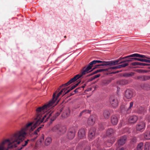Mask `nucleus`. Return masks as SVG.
I'll return each mask as SVG.
<instances>
[{
  "label": "nucleus",
  "instance_id": "cd10ccee",
  "mask_svg": "<svg viewBox=\"0 0 150 150\" xmlns=\"http://www.w3.org/2000/svg\"><path fill=\"white\" fill-rule=\"evenodd\" d=\"M122 62H123L122 63V64L118 65L117 67L118 68H119V69H120L122 67H125L128 65V63L125 62V61Z\"/></svg>",
  "mask_w": 150,
  "mask_h": 150
},
{
  "label": "nucleus",
  "instance_id": "c85d7f7f",
  "mask_svg": "<svg viewBox=\"0 0 150 150\" xmlns=\"http://www.w3.org/2000/svg\"><path fill=\"white\" fill-rule=\"evenodd\" d=\"M145 109L143 107H140L138 110V112L142 114H144L145 112Z\"/></svg>",
  "mask_w": 150,
  "mask_h": 150
},
{
  "label": "nucleus",
  "instance_id": "ddd939ff",
  "mask_svg": "<svg viewBox=\"0 0 150 150\" xmlns=\"http://www.w3.org/2000/svg\"><path fill=\"white\" fill-rule=\"evenodd\" d=\"M78 136L80 139L84 138L85 137V131L84 129H80L78 132Z\"/></svg>",
  "mask_w": 150,
  "mask_h": 150
},
{
  "label": "nucleus",
  "instance_id": "7c9ffc66",
  "mask_svg": "<svg viewBox=\"0 0 150 150\" xmlns=\"http://www.w3.org/2000/svg\"><path fill=\"white\" fill-rule=\"evenodd\" d=\"M143 146V143L141 142L137 146V150H142Z\"/></svg>",
  "mask_w": 150,
  "mask_h": 150
},
{
  "label": "nucleus",
  "instance_id": "c756f323",
  "mask_svg": "<svg viewBox=\"0 0 150 150\" xmlns=\"http://www.w3.org/2000/svg\"><path fill=\"white\" fill-rule=\"evenodd\" d=\"M114 133V131L112 129H108L106 132V134L108 136Z\"/></svg>",
  "mask_w": 150,
  "mask_h": 150
},
{
  "label": "nucleus",
  "instance_id": "6ab92c4d",
  "mask_svg": "<svg viewBox=\"0 0 150 150\" xmlns=\"http://www.w3.org/2000/svg\"><path fill=\"white\" fill-rule=\"evenodd\" d=\"M137 120V117L136 115H134L130 117L128 121L130 123H135Z\"/></svg>",
  "mask_w": 150,
  "mask_h": 150
},
{
  "label": "nucleus",
  "instance_id": "20e7f679",
  "mask_svg": "<svg viewBox=\"0 0 150 150\" xmlns=\"http://www.w3.org/2000/svg\"><path fill=\"white\" fill-rule=\"evenodd\" d=\"M110 102L111 105L114 108H116L118 105V100L116 97L112 96L110 98Z\"/></svg>",
  "mask_w": 150,
  "mask_h": 150
},
{
  "label": "nucleus",
  "instance_id": "bb28decb",
  "mask_svg": "<svg viewBox=\"0 0 150 150\" xmlns=\"http://www.w3.org/2000/svg\"><path fill=\"white\" fill-rule=\"evenodd\" d=\"M52 141L50 137H47L45 140V144L46 145H49Z\"/></svg>",
  "mask_w": 150,
  "mask_h": 150
},
{
  "label": "nucleus",
  "instance_id": "49530a36",
  "mask_svg": "<svg viewBox=\"0 0 150 150\" xmlns=\"http://www.w3.org/2000/svg\"><path fill=\"white\" fill-rule=\"evenodd\" d=\"M64 131H65V129H64Z\"/></svg>",
  "mask_w": 150,
  "mask_h": 150
},
{
  "label": "nucleus",
  "instance_id": "ea45409f",
  "mask_svg": "<svg viewBox=\"0 0 150 150\" xmlns=\"http://www.w3.org/2000/svg\"><path fill=\"white\" fill-rule=\"evenodd\" d=\"M120 150H125V149L123 148H122L120 149Z\"/></svg>",
  "mask_w": 150,
  "mask_h": 150
},
{
  "label": "nucleus",
  "instance_id": "4468645a",
  "mask_svg": "<svg viewBox=\"0 0 150 150\" xmlns=\"http://www.w3.org/2000/svg\"><path fill=\"white\" fill-rule=\"evenodd\" d=\"M141 57L142 58H146V57L145 56L143 55H141L138 54H132L127 56L126 57H125L124 58H129V57Z\"/></svg>",
  "mask_w": 150,
  "mask_h": 150
},
{
  "label": "nucleus",
  "instance_id": "423d86ee",
  "mask_svg": "<svg viewBox=\"0 0 150 150\" xmlns=\"http://www.w3.org/2000/svg\"><path fill=\"white\" fill-rule=\"evenodd\" d=\"M79 78H80V77H79V74L76 75V76H75L74 77V78L70 79L69 80V81L66 83L62 85V86H61L60 87H62L64 86H67L69 85L71 83H72L76 81Z\"/></svg>",
  "mask_w": 150,
  "mask_h": 150
},
{
  "label": "nucleus",
  "instance_id": "37998d69",
  "mask_svg": "<svg viewBox=\"0 0 150 150\" xmlns=\"http://www.w3.org/2000/svg\"><path fill=\"white\" fill-rule=\"evenodd\" d=\"M121 112H123V110H122L121 109Z\"/></svg>",
  "mask_w": 150,
  "mask_h": 150
},
{
  "label": "nucleus",
  "instance_id": "1a4fd4ad",
  "mask_svg": "<svg viewBox=\"0 0 150 150\" xmlns=\"http://www.w3.org/2000/svg\"><path fill=\"white\" fill-rule=\"evenodd\" d=\"M145 127V124L142 122H139L136 126V129L137 130L142 131Z\"/></svg>",
  "mask_w": 150,
  "mask_h": 150
},
{
  "label": "nucleus",
  "instance_id": "4c0bfd02",
  "mask_svg": "<svg viewBox=\"0 0 150 150\" xmlns=\"http://www.w3.org/2000/svg\"><path fill=\"white\" fill-rule=\"evenodd\" d=\"M79 89V88H77L76 89H75L74 91V92L75 93H76V92H78V89Z\"/></svg>",
  "mask_w": 150,
  "mask_h": 150
},
{
  "label": "nucleus",
  "instance_id": "39448f33",
  "mask_svg": "<svg viewBox=\"0 0 150 150\" xmlns=\"http://www.w3.org/2000/svg\"><path fill=\"white\" fill-rule=\"evenodd\" d=\"M109 62H103L102 63H103V64H98L96 65L95 66V67L93 69L95 68H98V67L99 66H106L108 65H115L117 64L115 61H111L110 62L109 64L108 63Z\"/></svg>",
  "mask_w": 150,
  "mask_h": 150
},
{
  "label": "nucleus",
  "instance_id": "79ce46f5",
  "mask_svg": "<svg viewBox=\"0 0 150 150\" xmlns=\"http://www.w3.org/2000/svg\"><path fill=\"white\" fill-rule=\"evenodd\" d=\"M84 150H89V149H85Z\"/></svg>",
  "mask_w": 150,
  "mask_h": 150
},
{
  "label": "nucleus",
  "instance_id": "f3484780",
  "mask_svg": "<svg viewBox=\"0 0 150 150\" xmlns=\"http://www.w3.org/2000/svg\"><path fill=\"white\" fill-rule=\"evenodd\" d=\"M127 139L126 136H124L121 137L118 141V144L120 145H123L125 143Z\"/></svg>",
  "mask_w": 150,
  "mask_h": 150
},
{
  "label": "nucleus",
  "instance_id": "a211bd4d",
  "mask_svg": "<svg viewBox=\"0 0 150 150\" xmlns=\"http://www.w3.org/2000/svg\"><path fill=\"white\" fill-rule=\"evenodd\" d=\"M70 110L69 108H67L63 112L62 116V117L66 118L70 115Z\"/></svg>",
  "mask_w": 150,
  "mask_h": 150
},
{
  "label": "nucleus",
  "instance_id": "a18cd8bd",
  "mask_svg": "<svg viewBox=\"0 0 150 150\" xmlns=\"http://www.w3.org/2000/svg\"><path fill=\"white\" fill-rule=\"evenodd\" d=\"M84 87H85L84 86H83L82 87H83V88H84Z\"/></svg>",
  "mask_w": 150,
  "mask_h": 150
},
{
  "label": "nucleus",
  "instance_id": "72a5a7b5",
  "mask_svg": "<svg viewBox=\"0 0 150 150\" xmlns=\"http://www.w3.org/2000/svg\"><path fill=\"white\" fill-rule=\"evenodd\" d=\"M90 111L88 110H86L83 111L80 113V115H82L84 113H89Z\"/></svg>",
  "mask_w": 150,
  "mask_h": 150
},
{
  "label": "nucleus",
  "instance_id": "5701e85b",
  "mask_svg": "<svg viewBox=\"0 0 150 150\" xmlns=\"http://www.w3.org/2000/svg\"><path fill=\"white\" fill-rule=\"evenodd\" d=\"M139 79L142 81H146L150 79V76H143L139 77Z\"/></svg>",
  "mask_w": 150,
  "mask_h": 150
},
{
  "label": "nucleus",
  "instance_id": "c9c22d12",
  "mask_svg": "<svg viewBox=\"0 0 150 150\" xmlns=\"http://www.w3.org/2000/svg\"><path fill=\"white\" fill-rule=\"evenodd\" d=\"M100 76V74L96 75L94 76H93V77H92V80L94 79L99 77Z\"/></svg>",
  "mask_w": 150,
  "mask_h": 150
},
{
  "label": "nucleus",
  "instance_id": "0eeeda50",
  "mask_svg": "<svg viewBox=\"0 0 150 150\" xmlns=\"http://www.w3.org/2000/svg\"><path fill=\"white\" fill-rule=\"evenodd\" d=\"M95 131V129L94 128H92L89 130L88 134V137L90 139L92 140L94 138Z\"/></svg>",
  "mask_w": 150,
  "mask_h": 150
},
{
  "label": "nucleus",
  "instance_id": "aec40b11",
  "mask_svg": "<svg viewBox=\"0 0 150 150\" xmlns=\"http://www.w3.org/2000/svg\"><path fill=\"white\" fill-rule=\"evenodd\" d=\"M95 122V119L94 117L92 116H91L88 119V125L92 126L93 125Z\"/></svg>",
  "mask_w": 150,
  "mask_h": 150
},
{
  "label": "nucleus",
  "instance_id": "e433bc0d",
  "mask_svg": "<svg viewBox=\"0 0 150 150\" xmlns=\"http://www.w3.org/2000/svg\"><path fill=\"white\" fill-rule=\"evenodd\" d=\"M44 140V135H42V136L41 138L40 139V142L41 143Z\"/></svg>",
  "mask_w": 150,
  "mask_h": 150
},
{
  "label": "nucleus",
  "instance_id": "6e6552de",
  "mask_svg": "<svg viewBox=\"0 0 150 150\" xmlns=\"http://www.w3.org/2000/svg\"><path fill=\"white\" fill-rule=\"evenodd\" d=\"M118 65L117 66H115L114 67H110L108 68V69H101L97 70L95 71H94L93 73V74H95L98 73L99 72H102L104 71H107L109 69H119V68H118L117 67Z\"/></svg>",
  "mask_w": 150,
  "mask_h": 150
},
{
  "label": "nucleus",
  "instance_id": "412c9836",
  "mask_svg": "<svg viewBox=\"0 0 150 150\" xmlns=\"http://www.w3.org/2000/svg\"><path fill=\"white\" fill-rule=\"evenodd\" d=\"M81 81H79V82H78L77 83H76L75 85H73L72 86H71V88L68 90H67L65 93H64V94L67 93L69 92L71 90H73L74 88L76 87L80 83Z\"/></svg>",
  "mask_w": 150,
  "mask_h": 150
},
{
  "label": "nucleus",
  "instance_id": "4be33fe9",
  "mask_svg": "<svg viewBox=\"0 0 150 150\" xmlns=\"http://www.w3.org/2000/svg\"><path fill=\"white\" fill-rule=\"evenodd\" d=\"M41 128V127H39L36 130L32 133L33 136H35L34 138L35 139H36L37 137V135L38 134V133H39L40 129Z\"/></svg>",
  "mask_w": 150,
  "mask_h": 150
},
{
  "label": "nucleus",
  "instance_id": "f257e3e1",
  "mask_svg": "<svg viewBox=\"0 0 150 150\" xmlns=\"http://www.w3.org/2000/svg\"><path fill=\"white\" fill-rule=\"evenodd\" d=\"M37 126L33 122L27 124L9 138L4 139L0 142V150H10L17 147L24 140L27 133H30Z\"/></svg>",
  "mask_w": 150,
  "mask_h": 150
},
{
  "label": "nucleus",
  "instance_id": "f03ea898",
  "mask_svg": "<svg viewBox=\"0 0 150 150\" xmlns=\"http://www.w3.org/2000/svg\"><path fill=\"white\" fill-rule=\"evenodd\" d=\"M67 89L65 88L62 89L56 96L57 91L54 93L53 95L52 99L50 100L47 104L45 105L42 107H40L36 110L37 117L35 118V121L33 122L35 125L38 126L41 123L46 122L48 119L51 120V122L54 121L57 117L59 115L60 113L57 112L55 113L51 110L45 115L43 116V114L47 110L51 108L54 107L56 104V101L58 97L62 93L63 95L65 93V90Z\"/></svg>",
  "mask_w": 150,
  "mask_h": 150
},
{
  "label": "nucleus",
  "instance_id": "c03bdc74",
  "mask_svg": "<svg viewBox=\"0 0 150 150\" xmlns=\"http://www.w3.org/2000/svg\"><path fill=\"white\" fill-rule=\"evenodd\" d=\"M60 112H61V111H62V110H61V109H60Z\"/></svg>",
  "mask_w": 150,
  "mask_h": 150
},
{
  "label": "nucleus",
  "instance_id": "2f4dec72",
  "mask_svg": "<svg viewBox=\"0 0 150 150\" xmlns=\"http://www.w3.org/2000/svg\"><path fill=\"white\" fill-rule=\"evenodd\" d=\"M150 144L149 142H146L145 144L144 150H149Z\"/></svg>",
  "mask_w": 150,
  "mask_h": 150
},
{
  "label": "nucleus",
  "instance_id": "393cba45",
  "mask_svg": "<svg viewBox=\"0 0 150 150\" xmlns=\"http://www.w3.org/2000/svg\"><path fill=\"white\" fill-rule=\"evenodd\" d=\"M144 137L146 139H150V131H147L144 134Z\"/></svg>",
  "mask_w": 150,
  "mask_h": 150
},
{
  "label": "nucleus",
  "instance_id": "9d476101",
  "mask_svg": "<svg viewBox=\"0 0 150 150\" xmlns=\"http://www.w3.org/2000/svg\"><path fill=\"white\" fill-rule=\"evenodd\" d=\"M111 120L113 125H116L118 121V116L116 115H112L111 117Z\"/></svg>",
  "mask_w": 150,
  "mask_h": 150
},
{
  "label": "nucleus",
  "instance_id": "b1692460",
  "mask_svg": "<svg viewBox=\"0 0 150 150\" xmlns=\"http://www.w3.org/2000/svg\"><path fill=\"white\" fill-rule=\"evenodd\" d=\"M132 64L133 65H140V66H146L148 64L146 63H142L140 62H134L132 63Z\"/></svg>",
  "mask_w": 150,
  "mask_h": 150
},
{
  "label": "nucleus",
  "instance_id": "f8f14e48",
  "mask_svg": "<svg viewBox=\"0 0 150 150\" xmlns=\"http://www.w3.org/2000/svg\"><path fill=\"white\" fill-rule=\"evenodd\" d=\"M51 131L54 132H57L58 134H61V131L59 128V125H56L51 130Z\"/></svg>",
  "mask_w": 150,
  "mask_h": 150
},
{
  "label": "nucleus",
  "instance_id": "a19ab883",
  "mask_svg": "<svg viewBox=\"0 0 150 150\" xmlns=\"http://www.w3.org/2000/svg\"><path fill=\"white\" fill-rule=\"evenodd\" d=\"M119 72V71H117V72H113V74H115V73H118V72Z\"/></svg>",
  "mask_w": 150,
  "mask_h": 150
},
{
  "label": "nucleus",
  "instance_id": "a878e982",
  "mask_svg": "<svg viewBox=\"0 0 150 150\" xmlns=\"http://www.w3.org/2000/svg\"><path fill=\"white\" fill-rule=\"evenodd\" d=\"M110 115V113L107 110H105L103 112V116L105 118H108L109 117Z\"/></svg>",
  "mask_w": 150,
  "mask_h": 150
},
{
  "label": "nucleus",
  "instance_id": "7ed1b4c3",
  "mask_svg": "<svg viewBox=\"0 0 150 150\" xmlns=\"http://www.w3.org/2000/svg\"><path fill=\"white\" fill-rule=\"evenodd\" d=\"M103 62V61L100 60H93L91 62L87 67H84L81 73L78 74L79 75V77H81L83 75L88 73L90 71V70L91 69L93 64H95L96 63H100Z\"/></svg>",
  "mask_w": 150,
  "mask_h": 150
},
{
  "label": "nucleus",
  "instance_id": "2eb2a0df",
  "mask_svg": "<svg viewBox=\"0 0 150 150\" xmlns=\"http://www.w3.org/2000/svg\"><path fill=\"white\" fill-rule=\"evenodd\" d=\"M75 132L74 130L69 131L67 133V137L70 139H72L75 136Z\"/></svg>",
  "mask_w": 150,
  "mask_h": 150
},
{
  "label": "nucleus",
  "instance_id": "58836bf2",
  "mask_svg": "<svg viewBox=\"0 0 150 150\" xmlns=\"http://www.w3.org/2000/svg\"><path fill=\"white\" fill-rule=\"evenodd\" d=\"M148 121L150 122V116L148 117Z\"/></svg>",
  "mask_w": 150,
  "mask_h": 150
},
{
  "label": "nucleus",
  "instance_id": "473e14b6",
  "mask_svg": "<svg viewBox=\"0 0 150 150\" xmlns=\"http://www.w3.org/2000/svg\"><path fill=\"white\" fill-rule=\"evenodd\" d=\"M124 57H122V58L120 57L118 59L115 60L117 64H122V63L123 62H120V61H121L122 59H124L125 58H123Z\"/></svg>",
  "mask_w": 150,
  "mask_h": 150
},
{
  "label": "nucleus",
  "instance_id": "f704fd0d",
  "mask_svg": "<svg viewBox=\"0 0 150 150\" xmlns=\"http://www.w3.org/2000/svg\"><path fill=\"white\" fill-rule=\"evenodd\" d=\"M134 104V102H131L130 103L129 106L128 108L127 109L128 110H129L133 106Z\"/></svg>",
  "mask_w": 150,
  "mask_h": 150
},
{
  "label": "nucleus",
  "instance_id": "de8ad7c7",
  "mask_svg": "<svg viewBox=\"0 0 150 150\" xmlns=\"http://www.w3.org/2000/svg\"><path fill=\"white\" fill-rule=\"evenodd\" d=\"M66 37V36H64V38H65Z\"/></svg>",
  "mask_w": 150,
  "mask_h": 150
},
{
  "label": "nucleus",
  "instance_id": "9b49d317",
  "mask_svg": "<svg viewBox=\"0 0 150 150\" xmlns=\"http://www.w3.org/2000/svg\"><path fill=\"white\" fill-rule=\"evenodd\" d=\"M134 60L140 61L142 62H146L150 63V59H143L138 58H134L130 59H129L126 60L127 61H132Z\"/></svg>",
  "mask_w": 150,
  "mask_h": 150
},
{
  "label": "nucleus",
  "instance_id": "dca6fc26",
  "mask_svg": "<svg viewBox=\"0 0 150 150\" xmlns=\"http://www.w3.org/2000/svg\"><path fill=\"white\" fill-rule=\"evenodd\" d=\"M125 96L127 99L131 98L132 96V91L129 89L127 90L125 92Z\"/></svg>",
  "mask_w": 150,
  "mask_h": 150
}]
</instances>
